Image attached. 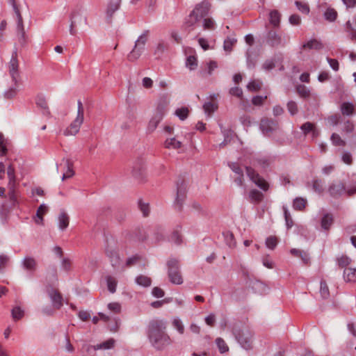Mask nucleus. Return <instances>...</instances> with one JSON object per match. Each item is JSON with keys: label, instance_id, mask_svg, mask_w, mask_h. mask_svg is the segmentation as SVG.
<instances>
[{"label": "nucleus", "instance_id": "obj_1", "mask_svg": "<svg viewBox=\"0 0 356 356\" xmlns=\"http://www.w3.org/2000/svg\"><path fill=\"white\" fill-rule=\"evenodd\" d=\"M166 323L163 320H152L148 325L147 336L152 346L161 350L170 344V337L165 333Z\"/></svg>", "mask_w": 356, "mask_h": 356}, {"label": "nucleus", "instance_id": "obj_2", "mask_svg": "<svg viewBox=\"0 0 356 356\" xmlns=\"http://www.w3.org/2000/svg\"><path fill=\"white\" fill-rule=\"evenodd\" d=\"M149 38V31H144L136 40L132 50L127 55V59L131 62L137 60L145 51V45Z\"/></svg>", "mask_w": 356, "mask_h": 356}, {"label": "nucleus", "instance_id": "obj_3", "mask_svg": "<svg viewBox=\"0 0 356 356\" xmlns=\"http://www.w3.org/2000/svg\"><path fill=\"white\" fill-rule=\"evenodd\" d=\"M77 114L75 119L71 122L64 131V135L66 136H75L79 131L80 127L84 120V107L82 102L78 101Z\"/></svg>", "mask_w": 356, "mask_h": 356}, {"label": "nucleus", "instance_id": "obj_4", "mask_svg": "<svg viewBox=\"0 0 356 356\" xmlns=\"http://www.w3.org/2000/svg\"><path fill=\"white\" fill-rule=\"evenodd\" d=\"M210 5L207 1H202L197 4L186 22L188 27L193 26L198 22L199 18L205 17L209 13Z\"/></svg>", "mask_w": 356, "mask_h": 356}, {"label": "nucleus", "instance_id": "obj_5", "mask_svg": "<svg viewBox=\"0 0 356 356\" xmlns=\"http://www.w3.org/2000/svg\"><path fill=\"white\" fill-rule=\"evenodd\" d=\"M82 22L86 23L84 10L83 8H76L72 12L70 15V33L72 35H76V31L75 27Z\"/></svg>", "mask_w": 356, "mask_h": 356}, {"label": "nucleus", "instance_id": "obj_6", "mask_svg": "<svg viewBox=\"0 0 356 356\" xmlns=\"http://www.w3.org/2000/svg\"><path fill=\"white\" fill-rule=\"evenodd\" d=\"M168 277L170 282L175 284H181L183 278L179 270L178 261L172 259L168 261Z\"/></svg>", "mask_w": 356, "mask_h": 356}, {"label": "nucleus", "instance_id": "obj_7", "mask_svg": "<svg viewBox=\"0 0 356 356\" xmlns=\"http://www.w3.org/2000/svg\"><path fill=\"white\" fill-rule=\"evenodd\" d=\"M246 175L249 177L250 180L264 191L268 190V184L252 168L246 166Z\"/></svg>", "mask_w": 356, "mask_h": 356}, {"label": "nucleus", "instance_id": "obj_8", "mask_svg": "<svg viewBox=\"0 0 356 356\" xmlns=\"http://www.w3.org/2000/svg\"><path fill=\"white\" fill-rule=\"evenodd\" d=\"M166 113V108L165 105H159L156 108L155 113L151 118L147 126V131L153 132L157 127L159 122L163 118Z\"/></svg>", "mask_w": 356, "mask_h": 356}, {"label": "nucleus", "instance_id": "obj_9", "mask_svg": "<svg viewBox=\"0 0 356 356\" xmlns=\"http://www.w3.org/2000/svg\"><path fill=\"white\" fill-rule=\"evenodd\" d=\"M10 2L13 6V8L17 17V34L19 38V40L20 42H24L25 41V31L22 15L15 2V0H10Z\"/></svg>", "mask_w": 356, "mask_h": 356}, {"label": "nucleus", "instance_id": "obj_10", "mask_svg": "<svg viewBox=\"0 0 356 356\" xmlns=\"http://www.w3.org/2000/svg\"><path fill=\"white\" fill-rule=\"evenodd\" d=\"M8 70L12 81L16 84L19 78V61L17 58L16 51L13 53L10 60L8 63Z\"/></svg>", "mask_w": 356, "mask_h": 356}, {"label": "nucleus", "instance_id": "obj_11", "mask_svg": "<svg viewBox=\"0 0 356 356\" xmlns=\"http://www.w3.org/2000/svg\"><path fill=\"white\" fill-rule=\"evenodd\" d=\"M248 286V291H251L253 293L264 294L266 293L268 288L263 282L250 278L246 277V287Z\"/></svg>", "mask_w": 356, "mask_h": 356}, {"label": "nucleus", "instance_id": "obj_12", "mask_svg": "<svg viewBox=\"0 0 356 356\" xmlns=\"http://www.w3.org/2000/svg\"><path fill=\"white\" fill-rule=\"evenodd\" d=\"M229 166L234 173L232 176L234 182L238 186H242L244 180L242 165L238 162H232L229 163Z\"/></svg>", "mask_w": 356, "mask_h": 356}, {"label": "nucleus", "instance_id": "obj_13", "mask_svg": "<svg viewBox=\"0 0 356 356\" xmlns=\"http://www.w3.org/2000/svg\"><path fill=\"white\" fill-rule=\"evenodd\" d=\"M260 129L266 136H270L273 131L279 129L277 121L269 118H263L261 120Z\"/></svg>", "mask_w": 356, "mask_h": 356}, {"label": "nucleus", "instance_id": "obj_14", "mask_svg": "<svg viewBox=\"0 0 356 356\" xmlns=\"http://www.w3.org/2000/svg\"><path fill=\"white\" fill-rule=\"evenodd\" d=\"M186 186L184 181L181 180L177 183V195L175 204L178 210H181L185 200Z\"/></svg>", "mask_w": 356, "mask_h": 356}, {"label": "nucleus", "instance_id": "obj_15", "mask_svg": "<svg viewBox=\"0 0 356 356\" xmlns=\"http://www.w3.org/2000/svg\"><path fill=\"white\" fill-rule=\"evenodd\" d=\"M266 42L270 47L285 46L286 40L275 31H269L266 37Z\"/></svg>", "mask_w": 356, "mask_h": 356}, {"label": "nucleus", "instance_id": "obj_16", "mask_svg": "<svg viewBox=\"0 0 356 356\" xmlns=\"http://www.w3.org/2000/svg\"><path fill=\"white\" fill-rule=\"evenodd\" d=\"M346 191V186L340 182L338 184H332L330 186L328 191L330 195L334 198H338L342 195Z\"/></svg>", "mask_w": 356, "mask_h": 356}, {"label": "nucleus", "instance_id": "obj_17", "mask_svg": "<svg viewBox=\"0 0 356 356\" xmlns=\"http://www.w3.org/2000/svg\"><path fill=\"white\" fill-rule=\"evenodd\" d=\"M48 294L51 300L54 307L57 309H60L63 305V298L60 293L51 289L48 291Z\"/></svg>", "mask_w": 356, "mask_h": 356}, {"label": "nucleus", "instance_id": "obj_18", "mask_svg": "<svg viewBox=\"0 0 356 356\" xmlns=\"http://www.w3.org/2000/svg\"><path fill=\"white\" fill-rule=\"evenodd\" d=\"M300 129L302 131L305 136L311 133L312 138H316L319 135L318 130L316 128L315 124L310 122H306L300 126Z\"/></svg>", "mask_w": 356, "mask_h": 356}, {"label": "nucleus", "instance_id": "obj_19", "mask_svg": "<svg viewBox=\"0 0 356 356\" xmlns=\"http://www.w3.org/2000/svg\"><path fill=\"white\" fill-rule=\"evenodd\" d=\"M106 256L108 257L113 267H118L120 264V258L118 252L113 248H107Z\"/></svg>", "mask_w": 356, "mask_h": 356}, {"label": "nucleus", "instance_id": "obj_20", "mask_svg": "<svg viewBox=\"0 0 356 356\" xmlns=\"http://www.w3.org/2000/svg\"><path fill=\"white\" fill-rule=\"evenodd\" d=\"M22 267L29 273H33L37 268V261L31 257H26L22 261Z\"/></svg>", "mask_w": 356, "mask_h": 356}, {"label": "nucleus", "instance_id": "obj_21", "mask_svg": "<svg viewBox=\"0 0 356 356\" xmlns=\"http://www.w3.org/2000/svg\"><path fill=\"white\" fill-rule=\"evenodd\" d=\"M49 208L45 204H42L38 208L34 221L38 225H43V216L48 212Z\"/></svg>", "mask_w": 356, "mask_h": 356}, {"label": "nucleus", "instance_id": "obj_22", "mask_svg": "<svg viewBox=\"0 0 356 356\" xmlns=\"http://www.w3.org/2000/svg\"><path fill=\"white\" fill-rule=\"evenodd\" d=\"M7 175L8 177V188H16L17 181L15 173V168L13 165H9L7 168Z\"/></svg>", "mask_w": 356, "mask_h": 356}, {"label": "nucleus", "instance_id": "obj_23", "mask_svg": "<svg viewBox=\"0 0 356 356\" xmlns=\"http://www.w3.org/2000/svg\"><path fill=\"white\" fill-rule=\"evenodd\" d=\"M70 218L65 211H61L58 217V227L60 230H65L69 225Z\"/></svg>", "mask_w": 356, "mask_h": 356}, {"label": "nucleus", "instance_id": "obj_24", "mask_svg": "<svg viewBox=\"0 0 356 356\" xmlns=\"http://www.w3.org/2000/svg\"><path fill=\"white\" fill-rule=\"evenodd\" d=\"M63 162L65 163L66 168L65 172L62 176V181H64L66 179L72 177L74 175V172L73 170V163L70 160L63 159Z\"/></svg>", "mask_w": 356, "mask_h": 356}, {"label": "nucleus", "instance_id": "obj_25", "mask_svg": "<svg viewBox=\"0 0 356 356\" xmlns=\"http://www.w3.org/2000/svg\"><path fill=\"white\" fill-rule=\"evenodd\" d=\"M121 0H110L106 8V15L111 18L113 13L120 8Z\"/></svg>", "mask_w": 356, "mask_h": 356}, {"label": "nucleus", "instance_id": "obj_26", "mask_svg": "<svg viewBox=\"0 0 356 356\" xmlns=\"http://www.w3.org/2000/svg\"><path fill=\"white\" fill-rule=\"evenodd\" d=\"M168 44L165 41L163 40H159L155 46L154 54L157 58L161 57L165 51L168 49Z\"/></svg>", "mask_w": 356, "mask_h": 356}, {"label": "nucleus", "instance_id": "obj_27", "mask_svg": "<svg viewBox=\"0 0 356 356\" xmlns=\"http://www.w3.org/2000/svg\"><path fill=\"white\" fill-rule=\"evenodd\" d=\"M250 200L254 204L260 203L264 199V194L257 189H252L249 192Z\"/></svg>", "mask_w": 356, "mask_h": 356}, {"label": "nucleus", "instance_id": "obj_28", "mask_svg": "<svg viewBox=\"0 0 356 356\" xmlns=\"http://www.w3.org/2000/svg\"><path fill=\"white\" fill-rule=\"evenodd\" d=\"M290 252L293 256L300 258L304 264H307L309 261V254L303 250L293 248Z\"/></svg>", "mask_w": 356, "mask_h": 356}, {"label": "nucleus", "instance_id": "obj_29", "mask_svg": "<svg viewBox=\"0 0 356 356\" xmlns=\"http://www.w3.org/2000/svg\"><path fill=\"white\" fill-rule=\"evenodd\" d=\"M333 216L330 213L325 214L321 221V225L324 230H329L333 223Z\"/></svg>", "mask_w": 356, "mask_h": 356}, {"label": "nucleus", "instance_id": "obj_30", "mask_svg": "<svg viewBox=\"0 0 356 356\" xmlns=\"http://www.w3.org/2000/svg\"><path fill=\"white\" fill-rule=\"evenodd\" d=\"M281 15L277 10H273L269 13V22L274 27H279Z\"/></svg>", "mask_w": 356, "mask_h": 356}, {"label": "nucleus", "instance_id": "obj_31", "mask_svg": "<svg viewBox=\"0 0 356 356\" xmlns=\"http://www.w3.org/2000/svg\"><path fill=\"white\" fill-rule=\"evenodd\" d=\"M182 143L175 138H167L164 143V146L167 149H177L181 147Z\"/></svg>", "mask_w": 356, "mask_h": 356}, {"label": "nucleus", "instance_id": "obj_32", "mask_svg": "<svg viewBox=\"0 0 356 356\" xmlns=\"http://www.w3.org/2000/svg\"><path fill=\"white\" fill-rule=\"evenodd\" d=\"M343 278L346 282H356V268H346L343 271Z\"/></svg>", "mask_w": 356, "mask_h": 356}, {"label": "nucleus", "instance_id": "obj_33", "mask_svg": "<svg viewBox=\"0 0 356 356\" xmlns=\"http://www.w3.org/2000/svg\"><path fill=\"white\" fill-rule=\"evenodd\" d=\"M9 140L5 138L4 135L0 132V156H3L6 155L8 152V146L9 145Z\"/></svg>", "mask_w": 356, "mask_h": 356}, {"label": "nucleus", "instance_id": "obj_34", "mask_svg": "<svg viewBox=\"0 0 356 356\" xmlns=\"http://www.w3.org/2000/svg\"><path fill=\"white\" fill-rule=\"evenodd\" d=\"M303 49L319 50L323 48V44L316 39H312L302 45Z\"/></svg>", "mask_w": 356, "mask_h": 356}, {"label": "nucleus", "instance_id": "obj_35", "mask_svg": "<svg viewBox=\"0 0 356 356\" xmlns=\"http://www.w3.org/2000/svg\"><path fill=\"white\" fill-rule=\"evenodd\" d=\"M36 104L39 108H40L42 110V113L44 115L49 116L50 115V111L48 107L47 102L46 99L43 97H38L37 99Z\"/></svg>", "mask_w": 356, "mask_h": 356}, {"label": "nucleus", "instance_id": "obj_36", "mask_svg": "<svg viewBox=\"0 0 356 356\" xmlns=\"http://www.w3.org/2000/svg\"><path fill=\"white\" fill-rule=\"evenodd\" d=\"M252 154L248 151L246 149V159H248L250 160V163L255 165V163H257L259 165L265 167L268 165V160L266 158H256L253 159L252 161V159L250 157V155Z\"/></svg>", "mask_w": 356, "mask_h": 356}, {"label": "nucleus", "instance_id": "obj_37", "mask_svg": "<svg viewBox=\"0 0 356 356\" xmlns=\"http://www.w3.org/2000/svg\"><path fill=\"white\" fill-rule=\"evenodd\" d=\"M203 109L204 113L210 117L218 109V104L211 102H206L203 105Z\"/></svg>", "mask_w": 356, "mask_h": 356}, {"label": "nucleus", "instance_id": "obj_38", "mask_svg": "<svg viewBox=\"0 0 356 356\" xmlns=\"http://www.w3.org/2000/svg\"><path fill=\"white\" fill-rule=\"evenodd\" d=\"M225 242L229 248H234L236 246V241L234 234L229 231H226L222 233Z\"/></svg>", "mask_w": 356, "mask_h": 356}, {"label": "nucleus", "instance_id": "obj_39", "mask_svg": "<svg viewBox=\"0 0 356 356\" xmlns=\"http://www.w3.org/2000/svg\"><path fill=\"white\" fill-rule=\"evenodd\" d=\"M136 282L141 286L148 287L151 285L152 280L150 277L140 275L136 277Z\"/></svg>", "mask_w": 356, "mask_h": 356}, {"label": "nucleus", "instance_id": "obj_40", "mask_svg": "<svg viewBox=\"0 0 356 356\" xmlns=\"http://www.w3.org/2000/svg\"><path fill=\"white\" fill-rule=\"evenodd\" d=\"M341 111L344 115H351L354 114V106L349 102H344L341 106Z\"/></svg>", "mask_w": 356, "mask_h": 356}, {"label": "nucleus", "instance_id": "obj_41", "mask_svg": "<svg viewBox=\"0 0 356 356\" xmlns=\"http://www.w3.org/2000/svg\"><path fill=\"white\" fill-rule=\"evenodd\" d=\"M307 200L302 197H296L293 200V207L296 210L302 211L305 209Z\"/></svg>", "mask_w": 356, "mask_h": 356}, {"label": "nucleus", "instance_id": "obj_42", "mask_svg": "<svg viewBox=\"0 0 356 356\" xmlns=\"http://www.w3.org/2000/svg\"><path fill=\"white\" fill-rule=\"evenodd\" d=\"M262 87V82L260 80H253L250 81L247 86L246 88L248 90L252 92H257Z\"/></svg>", "mask_w": 356, "mask_h": 356}, {"label": "nucleus", "instance_id": "obj_43", "mask_svg": "<svg viewBox=\"0 0 356 356\" xmlns=\"http://www.w3.org/2000/svg\"><path fill=\"white\" fill-rule=\"evenodd\" d=\"M115 343V341L113 339H110L106 341H104L101 343L97 344L94 346L95 350H99V349H110L113 347Z\"/></svg>", "mask_w": 356, "mask_h": 356}, {"label": "nucleus", "instance_id": "obj_44", "mask_svg": "<svg viewBox=\"0 0 356 356\" xmlns=\"http://www.w3.org/2000/svg\"><path fill=\"white\" fill-rule=\"evenodd\" d=\"M189 114V109L187 107H181L176 109L175 115L181 120H186Z\"/></svg>", "mask_w": 356, "mask_h": 356}, {"label": "nucleus", "instance_id": "obj_45", "mask_svg": "<svg viewBox=\"0 0 356 356\" xmlns=\"http://www.w3.org/2000/svg\"><path fill=\"white\" fill-rule=\"evenodd\" d=\"M320 293L323 299H327L330 297V291L325 280L321 281Z\"/></svg>", "mask_w": 356, "mask_h": 356}, {"label": "nucleus", "instance_id": "obj_46", "mask_svg": "<svg viewBox=\"0 0 356 356\" xmlns=\"http://www.w3.org/2000/svg\"><path fill=\"white\" fill-rule=\"evenodd\" d=\"M186 66L190 70H194L197 67V58L195 56H189L186 58Z\"/></svg>", "mask_w": 356, "mask_h": 356}, {"label": "nucleus", "instance_id": "obj_47", "mask_svg": "<svg viewBox=\"0 0 356 356\" xmlns=\"http://www.w3.org/2000/svg\"><path fill=\"white\" fill-rule=\"evenodd\" d=\"M172 326L178 331L181 334L184 332V326L182 321L178 317H175L172 321Z\"/></svg>", "mask_w": 356, "mask_h": 356}, {"label": "nucleus", "instance_id": "obj_48", "mask_svg": "<svg viewBox=\"0 0 356 356\" xmlns=\"http://www.w3.org/2000/svg\"><path fill=\"white\" fill-rule=\"evenodd\" d=\"M236 43V40L234 37H228L224 41V49L226 51L230 52L232 49V47Z\"/></svg>", "mask_w": 356, "mask_h": 356}, {"label": "nucleus", "instance_id": "obj_49", "mask_svg": "<svg viewBox=\"0 0 356 356\" xmlns=\"http://www.w3.org/2000/svg\"><path fill=\"white\" fill-rule=\"evenodd\" d=\"M330 140L334 146H345L346 142L341 139V136L337 134H332Z\"/></svg>", "mask_w": 356, "mask_h": 356}, {"label": "nucleus", "instance_id": "obj_50", "mask_svg": "<svg viewBox=\"0 0 356 356\" xmlns=\"http://www.w3.org/2000/svg\"><path fill=\"white\" fill-rule=\"evenodd\" d=\"M337 262L340 268H346L350 264L351 259L346 255H341L337 258Z\"/></svg>", "mask_w": 356, "mask_h": 356}, {"label": "nucleus", "instance_id": "obj_51", "mask_svg": "<svg viewBox=\"0 0 356 356\" xmlns=\"http://www.w3.org/2000/svg\"><path fill=\"white\" fill-rule=\"evenodd\" d=\"M106 282L108 291L112 293H115L116 291L117 286L116 280L111 276H108L106 277Z\"/></svg>", "mask_w": 356, "mask_h": 356}, {"label": "nucleus", "instance_id": "obj_52", "mask_svg": "<svg viewBox=\"0 0 356 356\" xmlns=\"http://www.w3.org/2000/svg\"><path fill=\"white\" fill-rule=\"evenodd\" d=\"M254 348V334L252 332H246V350Z\"/></svg>", "mask_w": 356, "mask_h": 356}, {"label": "nucleus", "instance_id": "obj_53", "mask_svg": "<svg viewBox=\"0 0 356 356\" xmlns=\"http://www.w3.org/2000/svg\"><path fill=\"white\" fill-rule=\"evenodd\" d=\"M324 16L327 20L334 22L337 17V13L333 8H327L324 13Z\"/></svg>", "mask_w": 356, "mask_h": 356}, {"label": "nucleus", "instance_id": "obj_54", "mask_svg": "<svg viewBox=\"0 0 356 356\" xmlns=\"http://www.w3.org/2000/svg\"><path fill=\"white\" fill-rule=\"evenodd\" d=\"M8 197L12 207H15L18 204L17 195L16 194L15 188H8Z\"/></svg>", "mask_w": 356, "mask_h": 356}, {"label": "nucleus", "instance_id": "obj_55", "mask_svg": "<svg viewBox=\"0 0 356 356\" xmlns=\"http://www.w3.org/2000/svg\"><path fill=\"white\" fill-rule=\"evenodd\" d=\"M216 345L221 353H224L228 351L229 348L225 341L221 338H217L216 339Z\"/></svg>", "mask_w": 356, "mask_h": 356}, {"label": "nucleus", "instance_id": "obj_56", "mask_svg": "<svg viewBox=\"0 0 356 356\" xmlns=\"http://www.w3.org/2000/svg\"><path fill=\"white\" fill-rule=\"evenodd\" d=\"M17 88H18L17 83L16 84L14 83V86L10 88L8 90H6L5 92V93H4L5 97L7 99L13 98L17 95Z\"/></svg>", "mask_w": 356, "mask_h": 356}, {"label": "nucleus", "instance_id": "obj_57", "mask_svg": "<svg viewBox=\"0 0 356 356\" xmlns=\"http://www.w3.org/2000/svg\"><path fill=\"white\" fill-rule=\"evenodd\" d=\"M12 316L14 320L18 321L24 316V311L19 307H15L12 309Z\"/></svg>", "mask_w": 356, "mask_h": 356}, {"label": "nucleus", "instance_id": "obj_58", "mask_svg": "<svg viewBox=\"0 0 356 356\" xmlns=\"http://www.w3.org/2000/svg\"><path fill=\"white\" fill-rule=\"evenodd\" d=\"M287 110L291 115H294L298 112L297 104L293 101H289L286 104Z\"/></svg>", "mask_w": 356, "mask_h": 356}, {"label": "nucleus", "instance_id": "obj_59", "mask_svg": "<svg viewBox=\"0 0 356 356\" xmlns=\"http://www.w3.org/2000/svg\"><path fill=\"white\" fill-rule=\"evenodd\" d=\"M297 92L300 97L304 98L309 97L310 94L309 89L303 85H300L297 87Z\"/></svg>", "mask_w": 356, "mask_h": 356}, {"label": "nucleus", "instance_id": "obj_60", "mask_svg": "<svg viewBox=\"0 0 356 356\" xmlns=\"http://www.w3.org/2000/svg\"><path fill=\"white\" fill-rule=\"evenodd\" d=\"M283 210H284V218H285V221H286V227H287V229H290L292 227V226L293 225L292 218H291L290 213H289L286 207H284Z\"/></svg>", "mask_w": 356, "mask_h": 356}, {"label": "nucleus", "instance_id": "obj_61", "mask_svg": "<svg viewBox=\"0 0 356 356\" xmlns=\"http://www.w3.org/2000/svg\"><path fill=\"white\" fill-rule=\"evenodd\" d=\"M295 4L297 8L302 13L308 14L309 13V7L307 3L296 1Z\"/></svg>", "mask_w": 356, "mask_h": 356}, {"label": "nucleus", "instance_id": "obj_62", "mask_svg": "<svg viewBox=\"0 0 356 356\" xmlns=\"http://www.w3.org/2000/svg\"><path fill=\"white\" fill-rule=\"evenodd\" d=\"M277 244V238L275 236H269L266 238V245L269 249L273 250Z\"/></svg>", "mask_w": 356, "mask_h": 356}, {"label": "nucleus", "instance_id": "obj_63", "mask_svg": "<svg viewBox=\"0 0 356 356\" xmlns=\"http://www.w3.org/2000/svg\"><path fill=\"white\" fill-rule=\"evenodd\" d=\"M229 94L232 96L241 99L243 95V91L241 88L235 86L229 89Z\"/></svg>", "mask_w": 356, "mask_h": 356}, {"label": "nucleus", "instance_id": "obj_64", "mask_svg": "<svg viewBox=\"0 0 356 356\" xmlns=\"http://www.w3.org/2000/svg\"><path fill=\"white\" fill-rule=\"evenodd\" d=\"M345 193L349 197L356 194V181L352 182L348 186H346Z\"/></svg>", "mask_w": 356, "mask_h": 356}]
</instances>
